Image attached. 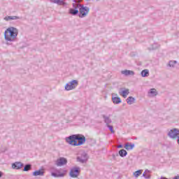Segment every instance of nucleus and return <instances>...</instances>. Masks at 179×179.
Wrapping results in <instances>:
<instances>
[{
  "label": "nucleus",
  "instance_id": "1",
  "mask_svg": "<svg viewBox=\"0 0 179 179\" xmlns=\"http://www.w3.org/2000/svg\"><path fill=\"white\" fill-rule=\"evenodd\" d=\"M19 29L16 27H10L4 31V39L7 45H12V43L16 41Z\"/></svg>",
  "mask_w": 179,
  "mask_h": 179
},
{
  "label": "nucleus",
  "instance_id": "2",
  "mask_svg": "<svg viewBox=\"0 0 179 179\" xmlns=\"http://www.w3.org/2000/svg\"><path fill=\"white\" fill-rule=\"evenodd\" d=\"M66 142L71 146H82L86 143V137L82 134H73L66 138Z\"/></svg>",
  "mask_w": 179,
  "mask_h": 179
},
{
  "label": "nucleus",
  "instance_id": "3",
  "mask_svg": "<svg viewBox=\"0 0 179 179\" xmlns=\"http://www.w3.org/2000/svg\"><path fill=\"white\" fill-rule=\"evenodd\" d=\"M50 171H55L51 172V176L55 178H62L64 176H66V170L65 169H57L55 167H52L50 168Z\"/></svg>",
  "mask_w": 179,
  "mask_h": 179
},
{
  "label": "nucleus",
  "instance_id": "4",
  "mask_svg": "<svg viewBox=\"0 0 179 179\" xmlns=\"http://www.w3.org/2000/svg\"><path fill=\"white\" fill-rule=\"evenodd\" d=\"M79 6V17H86L87 15L90 12V8L87 6H85L83 4H78Z\"/></svg>",
  "mask_w": 179,
  "mask_h": 179
},
{
  "label": "nucleus",
  "instance_id": "5",
  "mask_svg": "<svg viewBox=\"0 0 179 179\" xmlns=\"http://www.w3.org/2000/svg\"><path fill=\"white\" fill-rule=\"evenodd\" d=\"M78 85H79V82L78 81V80H73L69 83L66 84L64 87L65 90H73V89H75L78 86Z\"/></svg>",
  "mask_w": 179,
  "mask_h": 179
},
{
  "label": "nucleus",
  "instance_id": "6",
  "mask_svg": "<svg viewBox=\"0 0 179 179\" xmlns=\"http://www.w3.org/2000/svg\"><path fill=\"white\" fill-rule=\"evenodd\" d=\"M89 157L85 151H80L78 156L77 157V161L80 163H86Z\"/></svg>",
  "mask_w": 179,
  "mask_h": 179
},
{
  "label": "nucleus",
  "instance_id": "7",
  "mask_svg": "<svg viewBox=\"0 0 179 179\" xmlns=\"http://www.w3.org/2000/svg\"><path fill=\"white\" fill-rule=\"evenodd\" d=\"M178 135H179V129L177 128H173L171 129L167 134L169 138H171V139H177V138L179 136Z\"/></svg>",
  "mask_w": 179,
  "mask_h": 179
},
{
  "label": "nucleus",
  "instance_id": "8",
  "mask_svg": "<svg viewBox=\"0 0 179 179\" xmlns=\"http://www.w3.org/2000/svg\"><path fill=\"white\" fill-rule=\"evenodd\" d=\"M80 174V167H73L71 169L69 176L72 178H78Z\"/></svg>",
  "mask_w": 179,
  "mask_h": 179
},
{
  "label": "nucleus",
  "instance_id": "9",
  "mask_svg": "<svg viewBox=\"0 0 179 179\" xmlns=\"http://www.w3.org/2000/svg\"><path fill=\"white\" fill-rule=\"evenodd\" d=\"M72 6L73 8H70L69 10V13L70 15H72L73 16H76L78 13H79V4L73 3Z\"/></svg>",
  "mask_w": 179,
  "mask_h": 179
},
{
  "label": "nucleus",
  "instance_id": "10",
  "mask_svg": "<svg viewBox=\"0 0 179 179\" xmlns=\"http://www.w3.org/2000/svg\"><path fill=\"white\" fill-rule=\"evenodd\" d=\"M68 163V159L65 157H60L56 161V166L57 167H62V166H65Z\"/></svg>",
  "mask_w": 179,
  "mask_h": 179
},
{
  "label": "nucleus",
  "instance_id": "11",
  "mask_svg": "<svg viewBox=\"0 0 179 179\" xmlns=\"http://www.w3.org/2000/svg\"><path fill=\"white\" fill-rule=\"evenodd\" d=\"M24 164L20 162H15V163L12 164V169L13 170H20L22 167H24Z\"/></svg>",
  "mask_w": 179,
  "mask_h": 179
},
{
  "label": "nucleus",
  "instance_id": "12",
  "mask_svg": "<svg viewBox=\"0 0 179 179\" xmlns=\"http://www.w3.org/2000/svg\"><path fill=\"white\" fill-rule=\"evenodd\" d=\"M119 94L122 96L124 99H127V96L129 94V90L126 88H120L119 91Z\"/></svg>",
  "mask_w": 179,
  "mask_h": 179
},
{
  "label": "nucleus",
  "instance_id": "13",
  "mask_svg": "<svg viewBox=\"0 0 179 179\" xmlns=\"http://www.w3.org/2000/svg\"><path fill=\"white\" fill-rule=\"evenodd\" d=\"M20 19V17L19 16H16V15H13V16H6L3 18V20H5L6 22H10V20H17Z\"/></svg>",
  "mask_w": 179,
  "mask_h": 179
},
{
  "label": "nucleus",
  "instance_id": "14",
  "mask_svg": "<svg viewBox=\"0 0 179 179\" xmlns=\"http://www.w3.org/2000/svg\"><path fill=\"white\" fill-rule=\"evenodd\" d=\"M122 75H124V76H134L135 75V72L131 70H123L121 71Z\"/></svg>",
  "mask_w": 179,
  "mask_h": 179
},
{
  "label": "nucleus",
  "instance_id": "15",
  "mask_svg": "<svg viewBox=\"0 0 179 179\" xmlns=\"http://www.w3.org/2000/svg\"><path fill=\"white\" fill-rule=\"evenodd\" d=\"M102 117L103 119L105 124H106V126L110 125V124L113 122V120H111V118H110V116L102 115Z\"/></svg>",
  "mask_w": 179,
  "mask_h": 179
},
{
  "label": "nucleus",
  "instance_id": "16",
  "mask_svg": "<svg viewBox=\"0 0 179 179\" xmlns=\"http://www.w3.org/2000/svg\"><path fill=\"white\" fill-rule=\"evenodd\" d=\"M32 176H34V177H37L38 176L43 177V176H44V169H39L38 171H35L34 172H33Z\"/></svg>",
  "mask_w": 179,
  "mask_h": 179
},
{
  "label": "nucleus",
  "instance_id": "17",
  "mask_svg": "<svg viewBox=\"0 0 179 179\" xmlns=\"http://www.w3.org/2000/svg\"><path fill=\"white\" fill-rule=\"evenodd\" d=\"M52 3H57V5L66 6V3L64 0H50Z\"/></svg>",
  "mask_w": 179,
  "mask_h": 179
},
{
  "label": "nucleus",
  "instance_id": "18",
  "mask_svg": "<svg viewBox=\"0 0 179 179\" xmlns=\"http://www.w3.org/2000/svg\"><path fill=\"white\" fill-rule=\"evenodd\" d=\"M126 150H132L135 148V144L127 143L124 145Z\"/></svg>",
  "mask_w": 179,
  "mask_h": 179
},
{
  "label": "nucleus",
  "instance_id": "19",
  "mask_svg": "<svg viewBox=\"0 0 179 179\" xmlns=\"http://www.w3.org/2000/svg\"><path fill=\"white\" fill-rule=\"evenodd\" d=\"M160 48V45L157 43H153L152 46H150L148 48V50H149V51H152V50H157V48Z\"/></svg>",
  "mask_w": 179,
  "mask_h": 179
},
{
  "label": "nucleus",
  "instance_id": "20",
  "mask_svg": "<svg viewBox=\"0 0 179 179\" xmlns=\"http://www.w3.org/2000/svg\"><path fill=\"white\" fill-rule=\"evenodd\" d=\"M126 101L127 104H129V106H131V104H134V103H135V98H134L133 96H129L126 99Z\"/></svg>",
  "mask_w": 179,
  "mask_h": 179
},
{
  "label": "nucleus",
  "instance_id": "21",
  "mask_svg": "<svg viewBox=\"0 0 179 179\" xmlns=\"http://www.w3.org/2000/svg\"><path fill=\"white\" fill-rule=\"evenodd\" d=\"M148 93L149 94H151V97H155V96L158 94L157 90L155 88L150 89Z\"/></svg>",
  "mask_w": 179,
  "mask_h": 179
},
{
  "label": "nucleus",
  "instance_id": "22",
  "mask_svg": "<svg viewBox=\"0 0 179 179\" xmlns=\"http://www.w3.org/2000/svg\"><path fill=\"white\" fill-rule=\"evenodd\" d=\"M127 155L128 152L124 149H122L119 151V155L120 156V157H125V156H127Z\"/></svg>",
  "mask_w": 179,
  "mask_h": 179
},
{
  "label": "nucleus",
  "instance_id": "23",
  "mask_svg": "<svg viewBox=\"0 0 179 179\" xmlns=\"http://www.w3.org/2000/svg\"><path fill=\"white\" fill-rule=\"evenodd\" d=\"M112 101L114 104H120L121 103V98L120 97H112Z\"/></svg>",
  "mask_w": 179,
  "mask_h": 179
},
{
  "label": "nucleus",
  "instance_id": "24",
  "mask_svg": "<svg viewBox=\"0 0 179 179\" xmlns=\"http://www.w3.org/2000/svg\"><path fill=\"white\" fill-rule=\"evenodd\" d=\"M141 73L143 78H148V76H149V70L148 69L143 70Z\"/></svg>",
  "mask_w": 179,
  "mask_h": 179
},
{
  "label": "nucleus",
  "instance_id": "25",
  "mask_svg": "<svg viewBox=\"0 0 179 179\" xmlns=\"http://www.w3.org/2000/svg\"><path fill=\"white\" fill-rule=\"evenodd\" d=\"M176 64H177V61H176V60H173V61L171 60L169 62V66H170V68H174Z\"/></svg>",
  "mask_w": 179,
  "mask_h": 179
},
{
  "label": "nucleus",
  "instance_id": "26",
  "mask_svg": "<svg viewBox=\"0 0 179 179\" xmlns=\"http://www.w3.org/2000/svg\"><path fill=\"white\" fill-rule=\"evenodd\" d=\"M29 170H31V164H26L24 166L23 171H29Z\"/></svg>",
  "mask_w": 179,
  "mask_h": 179
},
{
  "label": "nucleus",
  "instance_id": "27",
  "mask_svg": "<svg viewBox=\"0 0 179 179\" xmlns=\"http://www.w3.org/2000/svg\"><path fill=\"white\" fill-rule=\"evenodd\" d=\"M141 174H142V170H138V171H135L133 173V176H134L136 177V178H138V177L139 176H141Z\"/></svg>",
  "mask_w": 179,
  "mask_h": 179
},
{
  "label": "nucleus",
  "instance_id": "28",
  "mask_svg": "<svg viewBox=\"0 0 179 179\" xmlns=\"http://www.w3.org/2000/svg\"><path fill=\"white\" fill-rule=\"evenodd\" d=\"M106 127L110 129L111 134H115V131H114V129H113V126H111L110 124H108Z\"/></svg>",
  "mask_w": 179,
  "mask_h": 179
},
{
  "label": "nucleus",
  "instance_id": "29",
  "mask_svg": "<svg viewBox=\"0 0 179 179\" xmlns=\"http://www.w3.org/2000/svg\"><path fill=\"white\" fill-rule=\"evenodd\" d=\"M83 0H73V3H76V5H80V2H83Z\"/></svg>",
  "mask_w": 179,
  "mask_h": 179
},
{
  "label": "nucleus",
  "instance_id": "30",
  "mask_svg": "<svg viewBox=\"0 0 179 179\" xmlns=\"http://www.w3.org/2000/svg\"><path fill=\"white\" fill-rule=\"evenodd\" d=\"M143 176L147 179L150 178V176L149 174L146 173V171L143 173Z\"/></svg>",
  "mask_w": 179,
  "mask_h": 179
},
{
  "label": "nucleus",
  "instance_id": "31",
  "mask_svg": "<svg viewBox=\"0 0 179 179\" xmlns=\"http://www.w3.org/2000/svg\"><path fill=\"white\" fill-rule=\"evenodd\" d=\"M121 148H122V145H117V148H118V149H121Z\"/></svg>",
  "mask_w": 179,
  "mask_h": 179
},
{
  "label": "nucleus",
  "instance_id": "32",
  "mask_svg": "<svg viewBox=\"0 0 179 179\" xmlns=\"http://www.w3.org/2000/svg\"><path fill=\"white\" fill-rule=\"evenodd\" d=\"M173 179H179V176H175Z\"/></svg>",
  "mask_w": 179,
  "mask_h": 179
},
{
  "label": "nucleus",
  "instance_id": "33",
  "mask_svg": "<svg viewBox=\"0 0 179 179\" xmlns=\"http://www.w3.org/2000/svg\"><path fill=\"white\" fill-rule=\"evenodd\" d=\"M1 177H2V172L1 171H0V178H1Z\"/></svg>",
  "mask_w": 179,
  "mask_h": 179
},
{
  "label": "nucleus",
  "instance_id": "34",
  "mask_svg": "<svg viewBox=\"0 0 179 179\" xmlns=\"http://www.w3.org/2000/svg\"><path fill=\"white\" fill-rule=\"evenodd\" d=\"M113 159H115V155H113Z\"/></svg>",
  "mask_w": 179,
  "mask_h": 179
},
{
  "label": "nucleus",
  "instance_id": "35",
  "mask_svg": "<svg viewBox=\"0 0 179 179\" xmlns=\"http://www.w3.org/2000/svg\"><path fill=\"white\" fill-rule=\"evenodd\" d=\"M86 1H90V0H86Z\"/></svg>",
  "mask_w": 179,
  "mask_h": 179
}]
</instances>
